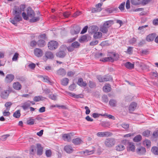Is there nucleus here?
I'll list each match as a JSON object with an SVG mask.
<instances>
[{"label":"nucleus","mask_w":158,"mask_h":158,"mask_svg":"<svg viewBox=\"0 0 158 158\" xmlns=\"http://www.w3.org/2000/svg\"><path fill=\"white\" fill-rule=\"evenodd\" d=\"M25 8L26 6L25 4H21L19 6H14L13 10V13L15 16L10 21V22L13 24L17 25L18 22L22 20L21 15L22 12L24 11Z\"/></svg>","instance_id":"obj_1"},{"label":"nucleus","mask_w":158,"mask_h":158,"mask_svg":"<svg viewBox=\"0 0 158 158\" xmlns=\"http://www.w3.org/2000/svg\"><path fill=\"white\" fill-rule=\"evenodd\" d=\"M115 143V141L113 138H108L104 141L105 146L107 147L110 148L114 146Z\"/></svg>","instance_id":"obj_2"},{"label":"nucleus","mask_w":158,"mask_h":158,"mask_svg":"<svg viewBox=\"0 0 158 158\" xmlns=\"http://www.w3.org/2000/svg\"><path fill=\"white\" fill-rule=\"evenodd\" d=\"M58 45V43L56 41H51L48 43V47L51 50H54L56 49Z\"/></svg>","instance_id":"obj_3"},{"label":"nucleus","mask_w":158,"mask_h":158,"mask_svg":"<svg viewBox=\"0 0 158 158\" xmlns=\"http://www.w3.org/2000/svg\"><path fill=\"white\" fill-rule=\"evenodd\" d=\"M112 133L109 131L99 132H98L96 135L98 137H108L111 136Z\"/></svg>","instance_id":"obj_4"},{"label":"nucleus","mask_w":158,"mask_h":158,"mask_svg":"<svg viewBox=\"0 0 158 158\" xmlns=\"http://www.w3.org/2000/svg\"><path fill=\"white\" fill-rule=\"evenodd\" d=\"M14 78V76L12 74H7L5 79V82L7 83H10L13 81Z\"/></svg>","instance_id":"obj_5"},{"label":"nucleus","mask_w":158,"mask_h":158,"mask_svg":"<svg viewBox=\"0 0 158 158\" xmlns=\"http://www.w3.org/2000/svg\"><path fill=\"white\" fill-rule=\"evenodd\" d=\"M137 106L136 102H133L131 103L129 107V110L130 113H132L135 109Z\"/></svg>","instance_id":"obj_6"},{"label":"nucleus","mask_w":158,"mask_h":158,"mask_svg":"<svg viewBox=\"0 0 158 158\" xmlns=\"http://www.w3.org/2000/svg\"><path fill=\"white\" fill-rule=\"evenodd\" d=\"M35 55L38 57H40L43 55V51L40 49L36 48L34 50Z\"/></svg>","instance_id":"obj_7"},{"label":"nucleus","mask_w":158,"mask_h":158,"mask_svg":"<svg viewBox=\"0 0 158 158\" xmlns=\"http://www.w3.org/2000/svg\"><path fill=\"white\" fill-rule=\"evenodd\" d=\"M27 14L29 17L32 18L35 16V13L31 7H28L27 9Z\"/></svg>","instance_id":"obj_8"},{"label":"nucleus","mask_w":158,"mask_h":158,"mask_svg":"<svg viewBox=\"0 0 158 158\" xmlns=\"http://www.w3.org/2000/svg\"><path fill=\"white\" fill-rule=\"evenodd\" d=\"M13 87L15 90H19L22 88V85L18 81L14 82L13 84Z\"/></svg>","instance_id":"obj_9"},{"label":"nucleus","mask_w":158,"mask_h":158,"mask_svg":"<svg viewBox=\"0 0 158 158\" xmlns=\"http://www.w3.org/2000/svg\"><path fill=\"white\" fill-rule=\"evenodd\" d=\"M43 79V81L45 82H47L50 85H52L53 84V82L52 81L49 77L46 76H42L41 77Z\"/></svg>","instance_id":"obj_10"},{"label":"nucleus","mask_w":158,"mask_h":158,"mask_svg":"<svg viewBox=\"0 0 158 158\" xmlns=\"http://www.w3.org/2000/svg\"><path fill=\"white\" fill-rule=\"evenodd\" d=\"M156 36V34L155 33H152L148 35L146 37V40L148 42H150L153 41Z\"/></svg>","instance_id":"obj_11"},{"label":"nucleus","mask_w":158,"mask_h":158,"mask_svg":"<svg viewBox=\"0 0 158 158\" xmlns=\"http://www.w3.org/2000/svg\"><path fill=\"white\" fill-rule=\"evenodd\" d=\"M136 151L138 154L141 155L144 154L146 150L145 148L140 147L137 148Z\"/></svg>","instance_id":"obj_12"},{"label":"nucleus","mask_w":158,"mask_h":158,"mask_svg":"<svg viewBox=\"0 0 158 158\" xmlns=\"http://www.w3.org/2000/svg\"><path fill=\"white\" fill-rule=\"evenodd\" d=\"M10 93V91L8 90H6L2 91L1 94V97L3 99L7 98Z\"/></svg>","instance_id":"obj_13"},{"label":"nucleus","mask_w":158,"mask_h":158,"mask_svg":"<svg viewBox=\"0 0 158 158\" xmlns=\"http://www.w3.org/2000/svg\"><path fill=\"white\" fill-rule=\"evenodd\" d=\"M57 74L59 75L64 76L66 74V71L63 68H60L57 71Z\"/></svg>","instance_id":"obj_14"},{"label":"nucleus","mask_w":158,"mask_h":158,"mask_svg":"<svg viewBox=\"0 0 158 158\" xmlns=\"http://www.w3.org/2000/svg\"><path fill=\"white\" fill-rule=\"evenodd\" d=\"M64 150L66 152L68 153H70L72 152L73 151L72 147L69 145L65 146L64 148Z\"/></svg>","instance_id":"obj_15"},{"label":"nucleus","mask_w":158,"mask_h":158,"mask_svg":"<svg viewBox=\"0 0 158 158\" xmlns=\"http://www.w3.org/2000/svg\"><path fill=\"white\" fill-rule=\"evenodd\" d=\"M77 84L81 87H85L87 85L86 83L85 82H84L83 79L81 78L78 79Z\"/></svg>","instance_id":"obj_16"},{"label":"nucleus","mask_w":158,"mask_h":158,"mask_svg":"<svg viewBox=\"0 0 158 158\" xmlns=\"http://www.w3.org/2000/svg\"><path fill=\"white\" fill-rule=\"evenodd\" d=\"M103 89L105 92H110L111 89V86L109 84H106L103 87Z\"/></svg>","instance_id":"obj_17"},{"label":"nucleus","mask_w":158,"mask_h":158,"mask_svg":"<svg viewBox=\"0 0 158 158\" xmlns=\"http://www.w3.org/2000/svg\"><path fill=\"white\" fill-rule=\"evenodd\" d=\"M37 153L39 155L42 154L43 152V148L41 147V145L39 144H37Z\"/></svg>","instance_id":"obj_18"},{"label":"nucleus","mask_w":158,"mask_h":158,"mask_svg":"<svg viewBox=\"0 0 158 158\" xmlns=\"http://www.w3.org/2000/svg\"><path fill=\"white\" fill-rule=\"evenodd\" d=\"M30 106V103L29 101L24 102L22 106V107L23 109L25 110Z\"/></svg>","instance_id":"obj_19"},{"label":"nucleus","mask_w":158,"mask_h":158,"mask_svg":"<svg viewBox=\"0 0 158 158\" xmlns=\"http://www.w3.org/2000/svg\"><path fill=\"white\" fill-rule=\"evenodd\" d=\"M124 65L128 69H131L134 68V64L129 62H127Z\"/></svg>","instance_id":"obj_20"},{"label":"nucleus","mask_w":158,"mask_h":158,"mask_svg":"<svg viewBox=\"0 0 158 158\" xmlns=\"http://www.w3.org/2000/svg\"><path fill=\"white\" fill-rule=\"evenodd\" d=\"M62 138L63 139L68 142H69L71 140V137L70 134H65L63 135Z\"/></svg>","instance_id":"obj_21"},{"label":"nucleus","mask_w":158,"mask_h":158,"mask_svg":"<svg viewBox=\"0 0 158 158\" xmlns=\"http://www.w3.org/2000/svg\"><path fill=\"white\" fill-rule=\"evenodd\" d=\"M69 82V79L67 78H63L61 80V84L64 86H66L68 85Z\"/></svg>","instance_id":"obj_22"},{"label":"nucleus","mask_w":158,"mask_h":158,"mask_svg":"<svg viewBox=\"0 0 158 158\" xmlns=\"http://www.w3.org/2000/svg\"><path fill=\"white\" fill-rule=\"evenodd\" d=\"M113 24V21L109 20L105 22L103 24V25L108 28L109 27H110Z\"/></svg>","instance_id":"obj_23"},{"label":"nucleus","mask_w":158,"mask_h":158,"mask_svg":"<svg viewBox=\"0 0 158 158\" xmlns=\"http://www.w3.org/2000/svg\"><path fill=\"white\" fill-rule=\"evenodd\" d=\"M65 55V52L63 51H60L56 53V56L60 58H63Z\"/></svg>","instance_id":"obj_24"},{"label":"nucleus","mask_w":158,"mask_h":158,"mask_svg":"<svg viewBox=\"0 0 158 158\" xmlns=\"http://www.w3.org/2000/svg\"><path fill=\"white\" fill-rule=\"evenodd\" d=\"M46 57L48 59H52L54 58V55L53 53L51 52H47L45 54Z\"/></svg>","instance_id":"obj_25"},{"label":"nucleus","mask_w":158,"mask_h":158,"mask_svg":"<svg viewBox=\"0 0 158 158\" xmlns=\"http://www.w3.org/2000/svg\"><path fill=\"white\" fill-rule=\"evenodd\" d=\"M82 142L81 139L79 138H77L73 139L72 140V142L75 145H78L80 144Z\"/></svg>","instance_id":"obj_26"},{"label":"nucleus","mask_w":158,"mask_h":158,"mask_svg":"<svg viewBox=\"0 0 158 158\" xmlns=\"http://www.w3.org/2000/svg\"><path fill=\"white\" fill-rule=\"evenodd\" d=\"M45 42L44 40H39L37 42V44L40 47H44L45 45Z\"/></svg>","instance_id":"obj_27"},{"label":"nucleus","mask_w":158,"mask_h":158,"mask_svg":"<svg viewBox=\"0 0 158 158\" xmlns=\"http://www.w3.org/2000/svg\"><path fill=\"white\" fill-rule=\"evenodd\" d=\"M142 139V136L140 135H138L133 138V141L135 142H138L141 140Z\"/></svg>","instance_id":"obj_28"},{"label":"nucleus","mask_w":158,"mask_h":158,"mask_svg":"<svg viewBox=\"0 0 158 158\" xmlns=\"http://www.w3.org/2000/svg\"><path fill=\"white\" fill-rule=\"evenodd\" d=\"M94 152V150H89L87 149H86L83 152V153L85 154V155H89L92 154Z\"/></svg>","instance_id":"obj_29"},{"label":"nucleus","mask_w":158,"mask_h":158,"mask_svg":"<svg viewBox=\"0 0 158 158\" xmlns=\"http://www.w3.org/2000/svg\"><path fill=\"white\" fill-rule=\"evenodd\" d=\"M128 148L129 150L131 151L132 152H134L135 150V147L133 143H129L128 145Z\"/></svg>","instance_id":"obj_30"},{"label":"nucleus","mask_w":158,"mask_h":158,"mask_svg":"<svg viewBox=\"0 0 158 158\" xmlns=\"http://www.w3.org/2000/svg\"><path fill=\"white\" fill-rule=\"evenodd\" d=\"M117 101L116 100L112 99L109 101V104L112 107H115L117 105Z\"/></svg>","instance_id":"obj_31"},{"label":"nucleus","mask_w":158,"mask_h":158,"mask_svg":"<svg viewBox=\"0 0 158 158\" xmlns=\"http://www.w3.org/2000/svg\"><path fill=\"white\" fill-rule=\"evenodd\" d=\"M142 0H131V3L135 5H138L141 4Z\"/></svg>","instance_id":"obj_32"},{"label":"nucleus","mask_w":158,"mask_h":158,"mask_svg":"<svg viewBox=\"0 0 158 158\" xmlns=\"http://www.w3.org/2000/svg\"><path fill=\"white\" fill-rule=\"evenodd\" d=\"M151 143L150 141L148 139H146L143 142V144L148 148L151 146Z\"/></svg>","instance_id":"obj_33"},{"label":"nucleus","mask_w":158,"mask_h":158,"mask_svg":"<svg viewBox=\"0 0 158 158\" xmlns=\"http://www.w3.org/2000/svg\"><path fill=\"white\" fill-rule=\"evenodd\" d=\"M102 35V34L100 32H96L94 33V37L95 39L100 38Z\"/></svg>","instance_id":"obj_34"},{"label":"nucleus","mask_w":158,"mask_h":158,"mask_svg":"<svg viewBox=\"0 0 158 158\" xmlns=\"http://www.w3.org/2000/svg\"><path fill=\"white\" fill-rule=\"evenodd\" d=\"M151 151L154 155H158V148L157 147H152L151 149Z\"/></svg>","instance_id":"obj_35"},{"label":"nucleus","mask_w":158,"mask_h":158,"mask_svg":"<svg viewBox=\"0 0 158 158\" xmlns=\"http://www.w3.org/2000/svg\"><path fill=\"white\" fill-rule=\"evenodd\" d=\"M108 30V28L103 25L100 28V31L104 33H106Z\"/></svg>","instance_id":"obj_36"},{"label":"nucleus","mask_w":158,"mask_h":158,"mask_svg":"<svg viewBox=\"0 0 158 158\" xmlns=\"http://www.w3.org/2000/svg\"><path fill=\"white\" fill-rule=\"evenodd\" d=\"M90 29L91 30V32L94 33L98 30V28L97 26H93L90 27Z\"/></svg>","instance_id":"obj_37"},{"label":"nucleus","mask_w":158,"mask_h":158,"mask_svg":"<svg viewBox=\"0 0 158 158\" xmlns=\"http://www.w3.org/2000/svg\"><path fill=\"white\" fill-rule=\"evenodd\" d=\"M124 149V146L122 144L118 145L116 147V150L118 151H122Z\"/></svg>","instance_id":"obj_38"},{"label":"nucleus","mask_w":158,"mask_h":158,"mask_svg":"<svg viewBox=\"0 0 158 158\" xmlns=\"http://www.w3.org/2000/svg\"><path fill=\"white\" fill-rule=\"evenodd\" d=\"M20 115L21 114L20 111L19 110H18L17 111H16L13 114V116L16 118H19Z\"/></svg>","instance_id":"obj_39"},{"label":"nucleus","mask_w":158,"mask_h":158,"mask_svg":"<svg viewBox=\"0 0 158 158\" xmlns=\"http://www.w3.org/2000/svg\"><path fill=\"white\" fill-rule=\"evenodd\" d=\"M12 104V103L10 102H7L6 103L5 106L6 107V110L9 111L10 110V106Z\"/></svg>","instance_id":"obj_40"},{"label":"nucleus","mask_w":158,"mask_h":158,"mask_svg":"<svg viewBox=\"0 0 158 158\" xmlns=\"http://www.w3.org/2000/svg\"><path fill=\"white\" fill-rule=\"evenodd\" d=\"M31 19L30 20V21L31 23L39 21L40 18L39 17H33L32 18H31Z\"/></svg>","instance_id":"obj_41"},{"label":"nucleus","mask_w":158,"mask_h":158,"mask_svg":"<svg viewBox=\"0 0 158 158\" xmlns=\"http://www.w3.org/2000/svg\"><path fill=\"white\" fill-rule=\"evenodd\" d=\"M48 97L52 100H56L57 96L56 94H51L49 95Z\"/></svg>","instance_id":"obj_42"},{"label":"nucleus","mask_w":158,"mask_h":158,"mask_svg":"<svg viewBox=\"0 0 158 158\" xmlns=\"http://www.w3.org/2000/svg\"><path fill=\"white\" fill-rule=\"evenodd\" d=\"M71 45L75 48H78L80 44L78 42L75 41L72 43Z\"/></svg>","instance_id":"obj_43"},{"label":"nucleus","mask_w":158,"mask_h":158,"mask_svg":"<svg viewBox=\"0 0 158 158\" xmlns=\"http://www.w3.org/2000/svg\"><path fill=\"white\" fill-rule=\"evenodd\" d=\"M102 10L101 8H97L96 7L92 8L91 10V12L93 13L100 12Z\"/></svg>","instance_id":"obj_44"},{"label":"nucleus","mask_w":158,"mask_h":158,"mask_svg":"<svg viewBox=\"0 0 158 158\" xmlns=\"http://www.w3.org/2000/svg\"><path fill=\"white\" fill-rule=\"evenodd\" d=\"M112 78L110 75H108L104 77V82L112 80Z\"/></svg>","instance_id":"obj_45"},{"label":"nucleus","mask_w":158,"mask_h":158,"mask_svg":"<svg viewBox=\"0 0 158 158\" xmlns=\"http://www.w3.org/2000/svg\"><path fill=\"white\" fill-rule=\"evenodd\" d=\"M35 120L33 119L30 118L27 121V124L30 125H32L34 124Z\"/></svg>","instance_id":"obj_46"},{"label":"nucleus","mask_w":158,"mask_h":158,"mask_svg":"<svg viewBox=\"0 0 158 158\" xmlns=\"http://www.w3.org/2000/svg\"><path fill=\"white\" fill-rule=\"evenodd\" d=\"M150 131L149 130H146L143 132L142 135L143 136L148 137L149 136Z\"/></svg>","instance_id":"obj_47"},{"label":"nucleus","mask_w":158,"mask_h":158,"mask_svg":"<svg viewBox=\"0 0 158 158\" xmlns=\"http://www.w3.org/2000/svg\"><path fill=\"white\" fill-rule=\"evenodd\" d=\"M125 4V2H123L119 5L118 7V8L121 11H123L124 10Z\"/></svg>","instance_id":"obj_48"},{"label":"nucleus","mask_w":158,"mask_h":158,"mask_svg":"<svg viewBox=\"0 0 158 158\" xmlns=\"http://www.w3.org/2000/svg\"><path fill=\"white\" fill-rule=\"evenodd\" d=\"M42 97L41 96H35L34 99L33 100L34 101L38 102L42 100Z\"/></svg>","instance_id":"obj_49"},{"label":"nucleus","mask_w":158,"mask_h":158,"mask_svg":"<svg viewBox=\"0 0 158 158\" xmlns=\"http://www.w3.org/2000/svg\"><path fill=\"white\" fill-rule=\"evenodd\" d=\"M89 85L90 88H94L96 86L95 83L91 81H89Z\"/></svg>","instance_id":"obj_50"},{"label":"nucleus","mask_w":158,"mask_h":158,"mask_svg":"<svg viewBox=\"0 0 158 158\" xmlns=\"http://www.w3.org/2000/svg\"><path fill=\"white\" fill-rule=\"evenodd\" d=\"M103 101L105 102H107L108 101L107 96L106 95H103L102 97Z\"/></svg>","instance_id":"obj_51"},{"label":"nucleus","mask_w":158,"mask_h":158,"mask_svg":"<svg viewBox=\"0 0 158 158\" xmlns=\"http://www.w3.org/2000/svg\"><path fill=\"white\" fill-rule=\"evenodd\" d=\"M97 79L99 80L100 82H104V77H102L100 75H98L97 76Z\"/></svg>","instance_id":"obj_52"},{"label":"nucleus","mask_w":158,"mask_h":158,"mask_svg":"<svg viewBox=\"0 0 158 158\" xmlns=\"http://www.w3.org/2000/svg\"><path fill=\"white\" fill-rule=\"evenodd\" d=\"M22 16L23 18V19L24 20H28V16L27 14H26V13L24 12H23L22 13Z\"/></svg>","instance_id":"obj_53"},{"label":"nucleus","mask_w":158,"mask_h":158,"mask_svg":"<svg viewBox=\"0 0 158 158\" xmlns=\"http://www.w3.org/2000/svg\"><path fill=\"white\" fill-rule=\"evenodd\" d=\"M87 39V37L86 36L84 35L82 36L80 39L79 40V41L80 42H82L86 40Z\"/></svg>","instance_id":"obj_54"},{"label":"nucleus","mask_w":158,"mask_h":158,"mask_svg":"<svg viewBox=\"0 0 158 158\" xmlns=\"http://www.w3.org/2000/svg\"><path fill=\"white\" fill-rule=\"evenodd\" d=\"M18 56H19V54L17 53H15L14 54V55L12 58V60L13 61H16L18 59Z\"/></svg>","instance_id":"obj_55"},{"label":"nucleus","mask_w":158,"mask_h":158,"mask_svg":"<svg viewBox=\"0 0 158 158\" xmlns=\"http://www.w3.org/2000/svg\"><path fill=\"white\" fill-rule=\"evenodd\" d=\"M9 136H10V135H8V134L2 135L1 137V139L2 141H4L7 138L9 137Z\"/></svg>","instance_id":"obj_56"},{"label":"nucleus","mask_w":158,"mask_h":158,"mask_svg":"<svg viewBox=\"0 0 158 158\" xmlns=\"http://www.w3.org/2000/svg\"><path fill=\"white\" fill-rule=\"evenodd\" d=\"M140 64V67L142 69L144 70L147 68V66L144 63H141Z\"/></svg>","instance_id":"obj_57"},{"label":"nucleus","mask_w":158,"mask_h":158,"mask_svg":"<svg viewBox=\"0 0 158 158\" xmlns=\"http://www.w3.org/2000/svg\"><path fill=\"white\" fill-rule=\"evenodd\" d=\"M88 28V26H86L84 27L82 29V30L81 31V34H83L85 33L87 30Z\"/></svg>","instance_id":"obj_58"},{"label":"nucleus","mask_w":158,"mask_h":158,"mask_svg":"<svg viewBox=\"0 0 158 158\" xmlns=\"http://www.w3.org/2000/svg\"><path fill=\"white\" fill-rule=\"evenodd\" d=\"M133 48L131 47H128L127 51V53L129 54H131L132 52Z\"/></svg>","instance_id":"obj_59"},{"label":"nucleus","mask_w":158,"mask_h":158,"mask_svg":"<svg viewBox=\"0 0 158 158\" xmlns=\"http://www.w3.org/2000/svg\"><path fill=\"white\" fill-rule=\"evenodd\" d=\"M98 43V41L97 40L93 41L90 43L91 46H94L97 44Z\"/></svg>","instance_id":"obj_60"},{"label":"nucleus","mask_w":158,"mask_h":158,"mask_svg":"<svg viewBox=\"0 0 158 158\" xmlns=\"http://www.w3.org/2000/svg\"><path fill=\"white\" fill-rule=\"evenodd\" d=\"M70 13L68 12H65L63 13L64 16L66 18H68L70 16Z\"/></svg>","instance_id":"obj_61"},{"label":"nucleus","mask_w":158,"mask_h":158,"mask_svg":"<svg viewBox=\"0 0 158 158\" xmlns=\"http://www.w3.org/2000/svg\"><path fill=\"white\" fill-rule=\"evenodd\" d=\"M81 14V12L80 11H77L75 12L73 15V16L74 17H76L80 15Z\"/></svg>","instance_id":"obj_62"},{"label":"nucleus","mask_w":158,"mask_h":158,"mask_svg":"<svg viewBox=\"0 0 158 158\" xmlns=\"http://www.w3.org/2000/svg\"><path fill=\"white\" fill-rule=\"evenodd\" d=\"M153 24L155 26L158 25V18L155 19L153 20L152 21Z\"/></svg>","instance_id":"obj_63"},{"label":"nucleus","mask_w":158,"mask_h":158,"mask_svg":"<svg viewBox=\"0 0 158 158\" xmlns=\"http://www.w3.org/2000/svg\"><path fill=\"white\" fill-rule=\"evenodd\" d=\"M28 67L32 69H33L35 67V64L33 63L30 64L28 65Z\"/></svg>","instance_id":"obj_64"}]
</instances>
